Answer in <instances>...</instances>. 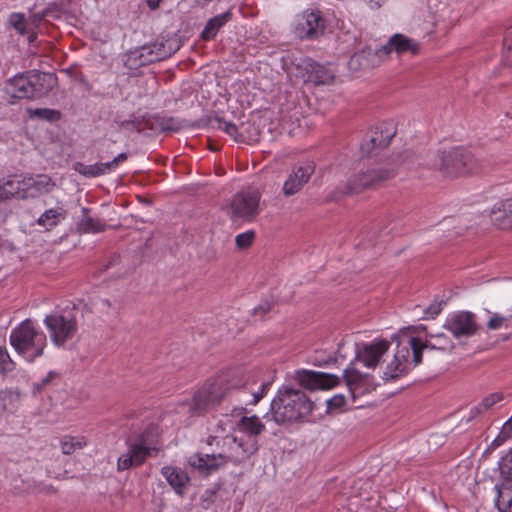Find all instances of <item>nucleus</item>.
<instances>
[{"label": "nucleus", "instance_id": "nucleus-24", "mask_svg": "<svg viewBox=\"0 0 512 512\" xmlns=\"http://www.w3.org/2000/svg\"><path fill=\"white\" fill-rule=\"evenodd\" d=\"M161 475L177 495L185 494L190 481L186 471L176 466L167 465L161 468Z\"/></svg>", "mask_w": 512, "mask_h": 512}, {"label": "nucleus", "instance_id": "nucleus-43", "mask_svg": "<svg viewBox=\"0 0 512 512\" xmlns=\"http://www.w3.org/2000/svg\"><path fill=\"white\" fill-rule=\"evenodd\" d=\"M255 238V233L252 230L245 231L240 233L235 238V243L238 248L246 249L253 243Z\"/></svg>", "mask_w": 512, "mask_h": 512}, {"label": "nucleus", "instance_id": "nucleus-21", "mask_svg": "<svg viewBox=\"0 0 512 512\" xmlns=\"http://www.w3.org/2000/svg\"><path fill=\"white\" fill-rule=\"evenodd\" d=\"M384 61L383 55L380 53V48L371 49L365 48L355 53L349 60L348 66L352 71L361 69L374 68L381 65Z\"/></svg>", "mask_w": 512, "mask_h": 512}, {"label": "nucleus", "instance_id": "nucleus-13", "mask_svg": "<svg viewBox=\"0 0 512 512\" xmlns=\"http://www.w3.org/2000/svg\"><path fill=\"white\" fill-rule=\"evenodd\" d=\"M444 327L456 338L473 336L478 330L475 315L468 311L451 313L448 315Z\"/></svg>", "mask_w": 512, "mask_h": 512}, {"label": "nucleus", "instance_id": "nucleus-22", "mask_svg": "<svg viewBox=\"0 0 512 512\" xmlns=\"http://www.w3.org/2000/svg\"><path fill=\"white\" fill-rule=\"evenodd\" d=\"M227 459L235 460V457L223 455L221 453L215 454H194L188 459V464L203 473H210L218 467L224 465Z\"/></svg>", "mask_w": 512, "mask_h": 512}, {"label": "nucleus", "instance_id": "nucleus-7", "mask_svg": "<svg viewBox=\"0 0 512 512\" xmlns=\"http://www.w3.org/2000/svg\"><path fill=\"white\" fill-rule=\"evenodd\" d=\"M232 387L237 385L228 386L223 379L205 384L194 394L189 404V411L192 415H203L217 405Z\"/></svg>", "mask_w": 512, "mask_h": 512}, {"label": "nucleus", "instance_id": "nucleus-41", "mask_svg": "<svg viewBox=\"0 0 512 512\" xmlns=\"http://www.w3.org/2000/svg\"><path fill=\"white\" fill-rule=\"evenodd\" d=\"M512 437V416L502 425L501 431L493 440V445L499 446Z\"/></svg>", "mask_w": 512, "mask_h": 512}, {"label": "nucleus", "instance_id": "nucleus-30", "mask_svg": "<svg viewBox=\"0 0 512 512\" xmlns=\"http://www.w3.org/2000/svg\"><path fill=\"white\" fill-rule=\"evenodd\" d=\"M66 217V213L62 208H51L44 211L37 219V224L50 230L57 226Z\"/></svg>", "mask_w": 512, "mask_h": 512}, {"label": "nucleus", "instance_id": "nucleus-25", "mask_svg": "<svg viewBox=\"0 0 512 512\" xmlns=\"http://www.w3.org/2000/svg\"><path fill=\"white\" fill-rule=\"evenodd\" d=\"M24 197L35 198L41 194L49 193L53 190L55 183L47 175H39L35 178H24Z\"/></svg>", "mask_w": 512, "mask_h": 512}, {"label": "nucleus", "instance_id": "nucleus-40", "mask_svg": "<svg viewBox=\"0 0 512 512\" xmlns=\"http://www.w3.org/2000/svg\"><path fill=\"white\" fill-rule=\"evenodd\" d=\"M327 413L341 411L346 405V398L343 394H336L326 401Z\"/></svg>", "mask_w": 512, "mask_h": 512}, {"label": "nucleus", "instance_id": "nucleus-54", "mask_svg": "<svg viewBox=\"0 0 512 512\" xmlns=\"http://www.w3.org/2000/svg\"><path fill=\"white\" fill-rule=\"evenodd\" d=\"M510 318H512V309H511V312H510Z\"/></svg>", "mask_w": 512, "mask_h": 512}, {"label": "nucleus", "instance_id": "nucleus-29", "mask_svg": "<svg viewBox=\"0 0 512 512\" xmlns=\"http://www.w3.org/2000/svg\"><path fill=\"white\" fill-rule=\"evenodd\" d=\"M231 19V13L226 11L211 18L205 25L201 38L205 41L214 39L219 30Z\"/></svg>", "mask_w": 512, "mask_h": 512}, {"label": "nucleus", "instance_id": "nucleus-2", "mask_svg": "<svg viewBox=\"0 0 512 512\" xmlns=\"http://www.w3.org/2000/svg\"><path fill=\"white\" fill-rule=\"evenodd\" d=\"M424 330L423 325L408 326L400 329L393 336V340L397 342V348L383 371L384 380L391 381L403 377L421 363L423 347L430 345L424 343L419 336Z\"/></svg>", "mask_w": 512, "mask_h": 512}, {"label": "nucleus", "instance_id": "nucleus-8", "mask_svg": "<svg viewBox=\"0 0 512 512\" xmlns=\"http://www.w3.org/2000/svg\"><path fill=\"white\" fill-rule=\"evenodd\" d=\"M434 166L449 176H457L474 173L476 160L463 150L452 149L440 153Z\"/></svg>", "mask_w": 512, "mask_h": 512}, {"label": "nucleus", "instance_id": "nucleus-47", "mask_svg": "<svg viewBox=\"0 0 512 512\" xmlns=\"http://www.w3.org/2000/svg\"><path fill=\"white\" fill-rule=\"evenodd\" d=\"M441 311V307L439 304L431 305L426 311L425 316L426 318H434L437 316Z\"/></svg>", "mask_w": 512, "mask_h": 512}, {"label": "nucleus", "instance_id": "nucleus-37", "mask_svg": "<svg viewBox=\"0 0 512 512\" xmlns=\"http://www.w3.org/2000/svg\"><path fill=\"white\" fill-rule=\"evenodd\" d=\"M105 228V224L102 223L99 219L86 217L81 221V229L84 232L98 233L103 231Z\"/></svg>", "mask_w": 512, "mask_h": 512}, {"label": "nucleus", "instance_id": "nucleus-14", "mask_svg": "<svg viewBox=\"0 0 512 512\" xmlns=\"http://www.w3.org/2000/svg\"><path fill=\"white\" fill-rule=\"evenodd\" d=\"M420 51L421 45L417 40L400 33L392 35L388 42L380 47V53L383 55L384 61L389 58L392 52H395L398 56H416Z\"/></svg>", "mask_w": 512, "mask_h": 512}, {"label": "nucleus", "instance_id": "nucleus-18", "mask_svg": "<svg viewBox=\"0 0 512 512\" xmlns=\"http://www.w3.org/2000/svg\"><path fill=\"white\" fill-rule=\"evenodd\" d=\"M344 378L353 399L370 393L375 389L373 377L369 374L361 373L353 367L345 369Z\"/></svg>", "mask_w": 512, "mask_h": 512}, {"label": "nucleus", "instance_id": "nucleus-10", "mask_svg": "<svg viewBox=\"0 0 512 512\" xmlns=\"http://www.w3.org/2000/svg\"><path fill=\"white\" fill-rule=\"evenodd\" d=\"M395 173V165L389 161H383L378 167L357 174L349 181V193H357L381 181L391 178Z\"/></svg>", "mask_w": 512, "mask_h": 512}, {"label": "nucleus", "instance_id": "nucleus-15", "mask_svg": "<svg viewBox=\"0 0 512 512\" xmlns=\"http://www.w3.org/2000/svg\"><path fill=\"white\" fill-rule=\"evenodd\" d=\"M156 451L155 447L147 445L144 440L131 444L126 453L119 456L117 460V469L119 471L128 470L133 466L141 465L147 457Z\"/></svg>", "mask_w": 512, "mask_h": 512}, {"label": "nucleus", "instance_id": "nucleus-5", "mask_svg": "<svg viewBox=\"0 0 512 512\" xmlns=\"http://www.w3.org/2000/svg\"><path fill=\"white\" fill-rule=\"evenodd\" d=\"M43 324L51 343L57 348L66 347L78 332V322L71 310L54 311L44 317Z\"/></svg>", "mask_w": 512, "mask_h": 512}, {"label": "nucleus", "instance_id": "nucleus-46", "mask_svg": "<svg viewBox=\"0 0 512 512\" xmlns=\"http://www.w3.org/2000/svg\"><path fill=\"white\" fill-rule=\"evenodd\" d=\"M334 78V75L330 72H324L322 75H319V71H316V80L318 83L327 84L330 83Z\"/></svg>", "mask_w": 512, "mask_h": 512}, {"label": "nucleus", "instance_id": "nucleus-50", "mask_svg": "<svg viewBox=\"0 0 512 512\" xmlns=\"http://www.w3.org/2000/svg\"><path fill=\"white\" fill-rule=\"evenodd\" d=\"M264 385H262V392L260 394L256 393L254 394V403H257L262 397H263V394H264Z\"/></svg>", "mask_w": 512, "mask_h": 512}, {"label": "nucleus", "instance_id": "nucleus-3", "mask_svg": "<svg viewBox=\"0 0 512 512\" xmlns=\"http://www.w3.org/2000/svg\"><path fill=\"white\" fill-rule=\"evenodd\" d=\"M313 408V403L303 392L282 386L271 402L270 412L276 423H291L308 419Z\"/></svg>", "mask_w": 512, "mask_h": 512}, {"label": "nucleus", "instance_id": "nucleus-19", "mask_svg": "<svg viewBox=\"0 0 512 512\" xmlns=\"http://www.w3.org/2000/svg\"><path fill=\"white\" fill-rule=\"evenodd\" d=\"M5 91L14 99L35 98L31 73L19 74L9 79L5 85Z\"/></svg>", "mask_w": 512, "mask_h": 512}, {"label": "nucleus", "instance_id": "nucleus-35", "mask_svg": "<svg viewBox=\"0 0 512 512\" xmlns=\"http://www.w3.org/2000/svg\"><path fill=\"white\" fill-rule=\"evenodd\" d=\"M26 112L31 119H42L52 122L60 118L59 111L49 108H27Z\"/></svg>", "mask_w": 512, "mask_h": 512}, {"label": "nucleus", "instance_id": "nucleus-17", "mask_svg": "<svg viewBox=\"0 0 512 512\" xmlns=\"http://www.w3.org/2000/svg\"><path fill=\"white\" fill-rule=\"evenodd\" d=\"M315 165L313 162H304L292 169L285 180L282 191L286 196H292L298 193L309 181L314 173Z\"/></svg>", "mask_w": 512, "mask_h": 512}, {"label": "nucleus", "instance_id": "nucleus-32", "mask_svg": "<svg viewBox=\"0 0 512 512\" xmlns=\"http://www.w3.org/2000/svg\"><path fill=\"white\" fill-rule=\"evenodd\" d=\"M393 135L394 131L390 129L387 131L385 139H382L378 136V131H375L373 135L370 137L369 141L363 142L361 144V151L364 154L369 155L370 153H372V150L374 148L386 146Z\"/></svg>", "mask_w": 512, "mask_h": 512}, {"label": "nucleus", "instance_id": "nucleus-12", "mask_svg": "<svg viewBox=\"0 0 512 512\" xmlns=\"http://www.w3.org/2000/svg\"><path fill=\"white\" fill-rule=\"evenodd\" d=\"M293 378L301 387L311 391L329 390L339 382L335 375L310 370L295 371Z\"/></svg>", "mask_w": 512, "mask_h": 512}, {"label": "nucleus", "instance_id": "nucleus-9", "mask_svg": "<svg viewBox=\"0 0 512 512\" xmlns=\"http://www.w3.org/2000/svg\"><path fill=\"white\" fill-rule=\"evenodd\" d=\"M293 29L300 39H317L325 32L326 20L319 9L309 7L296 15Z\"/></svg>", "mask_w": 512, "mask_h": 512}, {"label": "nucleus", "instance_id": "nucleus-4", "mask_svg": "<svg viewBox=\"0 0 512 512\" xmlns=\"http://www.w3.org/2000/svg\"><path fill=\"white\" fill-rule=\"evenodd\" d=\"M9 342L17 355L27 363L41 358L48 346L46 334L30 319L23 320L11 330Z\"/></svg>", "mask_w": 512, "mask_h": 512}, {"label": "nucleus", "instance_id": "nucleus-38", "mask_svg": "<svg viewBox=\"0 0 512 512\" xmlns=\"http://www.w3.org/2000/svg\"><path fill=\"white\" fill-rule=\"evenodd\" d=\"M502 400H503V395L501 393H498V392L492 393V394L488 395L487 397H485L481 401V403L478 404L476 409L480 413L485 412Z\"/></svg>", "mask_w": 512, "mask_h": 512}, {"label": "nucleus", "instance_id": "nucleus-52", "mask_svg": "<svg viewBox=\"0 0 512 512\" xmlns=\"http://www.w3.org/2000/svg\"><path fill=\"white\" fill-rule=\"evenodd\" d=\"M49 14H50V12H49V11H47V12L43 15V17H48V16H49Z\"/></svg>", "mask_w": 512, "mask_h": 512}, {"label": "nucleus", "instance_id": "nucleus-45", "mask_svg": "<svg viewBox=\"0 0 512 512\" xmlns=\"http://www.w3.org/2000/svg\"><path fill=\"white\" fill-rule=\"evenodd\" d=\"M218 128L226 132L228 135L235 137L237 133V127L231 122L225 120H218Z\"/></svg>", "mask_w": 512, "mask_h": 512}, {"label": "nucleus", "instance_id": "nucleus-23", "mask_svg": "<svg viewBox=\"0 0 512 512\" xmlns=\"http://www.w3.org/2000/svg\"><path fill=\"white\" fill-rule=\"evenodd\" d=\"M126 159L127 155L125 153H120L112 161L105 163L100 162L89 165L77 163L75 165V170L85 177H98L114 171L118 165Z\"/></svg>", "mask_w": 512, "mask_h": 512}, {"label": "nucleus", "instance_id": "nucleus-16", "mask_svg": "<svg viewBox=\"0 0 512 512\" xmlns=\"http://www.w3.org/2000/svg\"><path fill=\"white\" fill-rule=\"evenodd\" d=\"M390 348V342L386 339L376 338L369 343L361 345L357 350V359L364 366L374 368Z\"/></svg>", "mask_w": 512, "mask_h": 512}, {"label": "nucleus", "instance_id": "nucleus-26", "mask_svg": "<svg viewBox=\"0 0 512 512\" xmlns=\"http://www.w3.org/2000/svg\"><path fill=\"white\" fill-rule=\"evenodd\" d=\"M169 53L164 50V46L161 43H153L150 45H144L140 49H137L131 53V56L135 59H139L140 65H145L155 61L166 58Z\"/></svg>", "mask_w": 512, "mask_h": 512}, {"label": "nucleus", "instance_id": "nucleus-27", "mask_svg": "<svg viewBox=\"0 0 512 512\" xmlns=\"http://www.w3.org/2000/svg\"><path fill=\"white\" fill-rule=\"evenodd\" d=\"M24 178L13 177L0 180V200L10 199L12 197H24Z\"/></svg>", "mask_w": 512, "mask_h": 512}, {"label": "nucleus", "instance_id": "nucleus-49", "mask_svg": "<svg viewBox=\"0 0 512 512\" xmlns=\"http://www.w3.org/2000/svg\"><path fill=\"white\" fill-rule=\"evenodd\" d=\"M162 0H147V4L151 9H156Z\"/></svg>", "mask_w": 512, "mask_h": 512}, {"label": "nucleus", "instance_id": "nucleus-39", "mask_svg": "<svg viewBox=\"0 0 512 512\" xmlns=\"http://www.w3.org/2000/svg\"><path fill=\"white\" fill-rule=\"evenodd\" d=\"M15 363L5 346H0V372L6 373L14 369Z\"/></svg>", "mask_w": 512, "mask_h": 512}, {"label": "nucleus", "instance_id": "nucleus-53", "mask_svg": "<svg viewBox=\"0 0 512 512\" xmlns=\"http://www.w3.org/2000/svg\"><path fill=\"white\" fill-rule=\"evenodd\" d=\"M54 375H55V374H54L53 372H49V374H48V376H49V377H52V376H54Z\"/></svg>", "mask_w": 512, "mask_h": 512}, {"label": "nucleus", "instance_id": "nucleus-51", "mask_svg": "<svg viewBox=\"0 0 512 512\" xmlns=\"http://www.w3.org/2000/svg\"><path fill=\"white\" fill-rule=\"evenodd\" d=\"M34 38H35V36L33 34L29 36L30 41H33Z\"/></svg>", "mask_w": 512, "mask_h": 512}, {"label": "nucleus", "instance_id": "nucleus-20", "mask_svg": "<svg viewBox=\"0 0 512 512\" xmlns=\"http://www.w3.org/2000/svg\"><path fill=\"white\" fill-rule=\"evenodd\" d=\"M489 218L491 224L499 229H512V199L497 201L489 211Z\"/></svg>", "mask_w": 512, "mask_h": 512}, {"label": "nucleus", "instance_id": "nucleus-48", "mask_svg": "<svg viewBox=\"0 0 512 512\" xmlns=\"http://www.w3.org/2000/svg\"><path fill=\"white\" fill-rule=\"evenodd\" d=\"M370 8L372 9H378L380 8L386 0H364Z\"/></svg>", "mask_w": 512, "mask_h": 512}, {"label": "nucleus", "instance_id": "nucleus-42", "mask_svg": "<svg viewBox=\"0 0 512 512\" xmlns=\"http://www.w3.org/2000/svg\"><path fill=\"white\" fill-rule=\"evenodd\" d=\"M502 57L506 65L512 66V30L504 38Z\"/></svg>", "mask_w": 512, "mask_h": 512}, {"label": "nucleus", "instance_id": "nucleus-34", "mask_svg": "<svg viewBox=\"0 0 512 512\" xmlns=\"http://www.w3.org/2000/svg\"><path fill=\"white\" fill-rule=\"evenodd\" d=\"M18 404V397L7 391L0 392V417L4 414L13 413Z\"/></svg>", "mask_w": 512, "mask_h": 512}, {"label": "nucleus", "instance_id": "nucleus-28", "mask_svg": "<svg viewBox=\"0 0 512 512\" xmlns=\"http://www.w3.org/2000/svg\"><path fill=\"white\" fill-rule=\"evenodd\" d=\"M32 84L35 90V97L48 93L57 83V78L52 73H31Z\"/></svg>", "mask_w": 512, "mask_h": 512}, {"label": "nucleus", "instance_id": "nucleus-31", "mask_svg": "<svg viewBox=\"0 0 512 512\" xmlns=\"http://www.w3.org/2000/svg\"><path fill=\"white\" fill-rule=\"evenodd\" d=\"M87 445V440L82 435L64 436L60 440V448L63 454L71 455Z\"/></svg>", "mask_w": 512, "mask_h": 512}, {"label": "nucleus", "instance_id": "nucleus-6", "mask_svg": "<svg viewBox=\"0 0 512 512\" xmlns=\"http://www.w3.org/2000/svg\"><path fill=\"white\" fill-rule=\"evenodd\" d=\"M261 192L249 187L236 193L228 207L227 214L234 222H253L260 212Z\"/></svg>", "mask_w": 512, "mask_h": 512}, {"label": "nucleus", "instance_id": "nucleus-11", "mask_svg": "<svg viewBox=\"0 0 512 512\" xmlns=\"http://www.w3.org/2000/svg\"><path fill=\"white\" fill-rule=\"evenodd\" d=\"M502 480L495 486V503L500 512H512V453L503 459Z\"/></svg>", "mask_w": 512, "mask_h": 512}, {"label": "nucleus", "instance_id": "nucleus-44", "mask_svg": "<svg viewBox=\"0 0 512 512\" xmlns=\"http://www.w3.org/2000/svg\"><path fill=\"white\" fill-rule=\"evenodd\" d=\"M10 25L20 34L26 33V20L22 14L14 13L9 17Z\"/></svg>", "mask_w": 512, "mask_h": 512}, {"label": "nucleus", "instance_id": "nucleus-36", "mask_svg": "<svg viewBox=\"0 0 512 512\" xmlns=\"http://www.w3.org/2000/svg\"><path fill=\"white\" fill-rule=\"evenodd\" d=\"M490 318L487 322V328L489 330H499L502 328H508V322L512 320L510 314L508 316L502 315L498 312H489Z\"/></svg>", "mask_w": 512, "mask_h": 512}, {"label": "nucleus", "instance_id": "nucleus-33", "mask_svg": "<svg viewBox=\"0 0 512 512\" xmlns=\"http://www.w3.org/2000/svg\"><path fill=\"white\" fill-rule=\"evenodd\" d=\"M421 340L424 343H429L430 344L428 346H424L423 350L426 349V348H431V349H438V350L445 351V350H451L453 348L452 342L443 333H439V334H436V335H429V336L426 337V339L423 340L421 338Z\"/></svg>", "mask_w": 512, "mask_h": 512}, {"label": "nucleus", "instance_id": "nucleus-1", "mask_svg": "<svg viewBox=\"0 0 512 512\" xmlns=\"http://www.w3.org/2000/svg\"><path fill=\"white\" fill-rule=\"evenodd\" d=\"M265 425L256 415L242 416L234 425L229 416H224L216 424L208 444L227 447L235 461L249 457L258 450V436L264 431Z\"/></svg>", "mask_w": 512, "mask_h": 512}]
</instances>
